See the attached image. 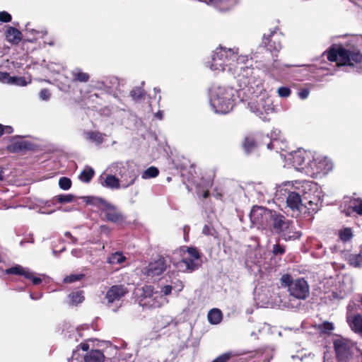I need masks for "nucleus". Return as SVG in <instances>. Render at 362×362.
Segmentation results:
<instances>
[{
	"mask_svg": "<svg viewBox=\"0 0 362 362\" xmlns=\"http://www.w3.org/2000/svg\"><path fill=\"white\" fill-rule=\"evenodd\" d=\"M317 189L316 183L311 181L285 182L276 187V193L286 196L287 206L298 216L300 213H312L317 210Z\"/></svg>",
	"mask_w": 362,
	"mask_h": 362,
	"instance_id": "nucleus-1",
	"label": "nucleus"
},
{
	"mask_svg": "<svg viewBox=\"0 0 362 362\" xmlns=\"http://www.w3.org/2000/svg\"><path fill=\"white\" fill-rule=\"evenodd\" d=\"M238 95L250 98L248 107L257 116L265 119V115L273 112V103L263 86L262 80L257 76L247 79L240 78Z\"/></svg>",
	"mask_w": 362,
	"mask_h": 362,
	"instance_id": "nucleus-2",
	"label": "nucleus"
},
{
	"mask_svg": "<svg viewBox=\"0 0 362 362\" xmlns=\"http://www.w3.org/2000/svg\"><path fill=\"white\" fill-rule=\"evenodd\" d=\"M238 49L216 48L211 57L210 69L217 71H225L227 69L228 71L235 73L238 71L240 66V73L238 75V81L240 83V78L245 79L247 78L250 79L253 76H256L252 69L241 66L248 60V57L246 55L238 56Z\"/></svg>",
	"mask_w": 362,
	"mask_h": 362,
	"instance_id": "nucleus-3",
	"label": "nucleus"
},
{
	"mask_svg": "<svg viewBox=\"0 0 362 362\" xmlns=\"http://www.w3.org/2000/svg\"><path fill=\"white\" fill-rule=\"evenodd\" d=\"M362 45V38H354L348 47L331 49L327 54L330 62H336L338 66H352L362 62V54L358 45Z\"/></svg>",
	"mask_w": 362,
	"mask_h": 362,
	"instance_id": "nucleus-4",
	"label": "nucleus"
},
{
	"mask_svg": "<svg viewBox=\"0 0 362 362\" xmlns=\"http://www.w3.org/2000/svg\"><path fill=\"white\" fill-rule=\"evenodd\" d=\"M239 90L231 88L214 86L210 90L209 102L216 113L226 114L233 110L234 97Z\"/></svg>",
	"mask_w": 362,
	"mask_h": 362,
	"instance_id": "nucleus-5",
	"label": "nucleus"
},
{
	"mask_svg": "<svg viewBox=\"0 0 362 362\" xmlns=\"http://www.w3.org/2000/svg\"><path fill=\"white\" fill-rule=\"evenodd\" d=\"M281 287L286 288L290 296L298 300H305L310 295V286L303 278L294 279L286 273L280 279Z\"/></svg>",
	"mask_w": 362,
	"mask_h": 362,
	"instance_id": "nucleus-6",
	"label": "nucleus"
},
{
	"mask_svg": "<svg viewBox=\"0 0 362 362\" xmlns=\"http://www.w3.org/2000/svg\"><path fill=\"white\" fill-rule=\"evenodd\" d=\"M267 227L281 235L284 240H288L300 237V234L295 231L293 223L285 218L284 216L272 211Z\"/></svg>",
	"mask_w": 362,
	"mask_h": 362,
	"instance_id": "nucleus-7",
	"label": "nucleus"
},
{
	"mask_svg": "<svg viewBox=\"0 0 362 362\" xmlns=\"http://www.w3.org/2000/svg\"><path fill=\"white\" fill-rule=\"evenodd\" d=\"M110 171L120 176L121 187L127 188L132 185L137 177L138 170L129 162H117L109 167Z\"/></svg>",
	"mask_w": 362,
	"mask_h": 362,
	"instance_id": "nucleus-8",
	"label": "nucleus"
},
{
	"mask_svg": "<svg viewBox=\"0 0 362 362\" xmlns=\"http://www.w3.org/2000/svg\"><path fill=\"white\" fill-rule=\"evenodd\" d=\"M87 204L97 206L105 216V219L114 223H120L125 219L123 214L112 204L101 198L85 197Z\"/></svg>",
	"mask_w": 362,
	"mask_h": 362,
	"instance_id": "nucleus-9",
	"label": "nucleus"
},
{
	"mask_svg": "<svg viewBox=\"0 0 362 362\" xmlns=\"http://www.w3.org/2000/svg\"><path fill=\"white\" fill-rule=\"evenodd\" d=\"M168 302L167 297L158 291H154L151 286L143 287V298L139 302L142 307L158 308L164 306Z\"/></svg>",
	"mask_w": 362,
	"mask_h": 362,
	"instance_id": "nucleus-10",
	"label": "nucleus"
},
{
	"mask_svg": "<svg viewBox=\"0 0 362 362\" xmlns=\"http://www.w3.org/2000/svg\"><path fill=\"white\" fill-rule=\"evenodd\" d=\"M288 165L293 166L296 170L303 171L306 173L308 162L312 157V153L304 149H298L287 155L281 154Z\"/></svg>",
	"mask_w": 362,
	"mask_h": 362,
	"instance_id": "nucleus-11",
	"label": "nucleus"
},
{
	"mask_svg": "<svg viewBox=\"0 0 362 362\" xmlns=\"http://www.w3.org/2000/svg\"><path fill=\"white\" fill-rule=\"evenodd\" d=\"M332 169V163L327 157L312 155L308 162L306 174L315 176L320 173H327Z\"/></svg>",
	"mask_w": 362,
	"mask_h": 362,
	"instance_id": "nucleus-12",
	"label": "nucleus"
},
{
	"mask_svg": "<svg viewBox=\"0 0 362 362\" xmlns=\"http://www.w3.org/2000/svg\"><path fill=\"white\" fill-rule=\"evenodd\" d=\"M337 358L339 361H348L355 351H359L353 341L345 338H338L334 342Z\"/></svg>",
	"mask_w": 362,
	"mask_h": 362,
	"instance_id": "nucleus-13",
	"label": "nucleus"
},
{
	"mask_svg": "<svg viewBox=\"0 0 362 362\" xmlns=\"http://www.w3.org/2000/svg\"><path fill=\"white\" fill-rule=\"evenodd\" d=\"M250 220L255 225L267 227L270 217H272V211L262 206H254L250 214Z\"/></svg>",
	"mask_w": 362,
	"mask_h": 362,
	"instance_id": "nucleus-14",
	"label": "nucleus"
},
{
	"mask_svg": "<svg viewBox=\"0 0 362 362\" xmlns=\"http://www.w3.org/2000/svg\"><path fill=\"white\" fill-rule=\"evenodd\" d=\"M187 269L197 270L202 264L200 252L195 247H187L185 255L182 259Z\"/></svg>",
	"mask_w": 362,
	"mask_h": 362,
	"instance_id": "nucleus-15",
	"label": "nucleus"
},
{
	"mask_svg": "<svg viewBox=\"0 0 362 362\" xmlns=\"http://www.w3.org/2000/svg\"><path fill=\"white\" fill-rule=\"evenodd\" d=\"M267 148L270 150L274 149L280 154H284L282 152L286 150L287 144L279 129H274L272 132L271 141L267 144Z\"/></svg>",
	"mask_w": 362,
	"mask_h": 362,
	"instance_id": "nucleus-16",
	"label": "nucleus"
},
{
	"mask_svg": "<svg viewBox=\"0 0 362 362\" xmlns=\"http://www.w3.org/2000/svg\"><path fill=\"white\" fill-rule=\"evenodd\" d=\"M281 35L276 31H272L269 35H264L263 44L271 52H279L281 48Z\"/></svg>",
	"mask_w": 362,
	"mask_h": 362,
	"instance_id": "nucleus-17",
	"label": "nucleus"
},
{
	"mask_svg": "<svg viewBox=\"0 0 362 362\" xmlns=\"http://www.w3.org/2000/svg\"><path fill=\"white\" fill-rule=\"evenodd\" d=\"M127 293V290L122 285L111 286L106 293L105 298L108 303L119 301Z\"/></svg>",
	"mask_w": 362,
	"mask_h": 362,
	"instance_id": "nucleus-18",
	"label": "nucleus"
},
{
	"mask_svg": "<svg viewBox=\"0 0 362 362\" xmlns=\"http://www.w3.org/2000/svg\"><path fill=\"white\" fill-rule=\"evenodd\" d=\"M99 182L102 186L110 189H119L121 187L120 180L113 175L103 173L100 176Z\"/></svg>",
	"mask_w": 362,
	"mask_h": 362,
	"instance_id": "nucleus-19",
	"label": "nucleus"
},
{
	"mask_svg": "<svg viewBox=\"0 0 362 362\" xmlns=\"http://www.w3.org/2000/svg\"><path fill=\"white\" fill-rule=\"evenodd\" d=\"M169 267V260L163 257H158L148 264L147 272H164Z\"/></svg>",
	"mask_w": 362,
	"mask_h": 362,
	"instance_id": "nucleus-20",
	"label": "nucleus"
},
{
	"mask_svg": "<svg viewBox=\"0 0 362 362\" xmlns=\"http://www.w3.org/2000/svg\"><path fill=\"white\" fill-rule=\"evenodd\" d=\"M347 322L351 329L362 334V317L359 314L346 316Z\"/></svg>",
	"mask_w": 362,
	"mask_h": 362,
	"instance_id": "nucleus-21",
	"label": "nucleus"
},
{
	"mask_svg": "<svg viewBox=\"0 0 362 362\" xmlns=\"http://www.w3.org/2000/svg\"><path fill=\"white\" fill-rule=\"evenodd\" d=\"M104 354L99 350H91L84 356L85 362H104Z\"/></svg>",
	"mask_w": 362,
	"mask_h": 362,
	"instance_id": "nucleus-22",
	"label": "nucleus"
},
{
	"mask_svg": "<svg viewBox=\"0 0 362 362\" xmlns=\"http://www.w3.org/2000/svg\"><path fill=\"white\" fill-rule=\"evenodd\" d=\"M6 40L13 43H18L22 38L21 33L13 27H9L6 31Z\"/></svg>",
	"mask_w": 362,
	"mask_h": 362,
	"instance_id": "nucleus-23",
	"label": "nucleus"
},
{
	"mask_svg": "<svg viewBox=\"0 0 362 362\" xmlns=\"http://www.w3.org/2000/svg\"><path fill=\"white\" fill-rule=\"evenodd\" d=\"M85 136L86 139L96 144H100L104 141L105 134L98 132L88 131L85 133Z\"/></svg>",
	"mask_w": 362,
	"mask_h": 362,
	"instance_id": "nucleus-24",
	"label": "nucleus"
},
{
	"mask_svg": "<svg viewBox=\"0 0 362 362\" xmlns=\"http://www.w3.org/2000/svg\"><path fill=\"white\" fill-rule=\"evenodd\" d=\"M209 322L212 325H218L222 320V313L217 308L211 310L208 313Z\"/></svg>",
	"mask_w": 362,
	"mask_h": 362,
	"instance_id": "nucleus-25",
	"label": "nucleus"
},
{
	"mask_svg": "<svg viewBox=\"0 0 362 362\" xmlns=\"http://www.w3.org/2000/svg\"><path fill=\"white\" fill-rule=\"evenodd\" d=\"M30 144L26 141H16L12 143L8 148L12 152H18L23 150L28 149Z\"/></svg>",
	"mask_w": 362,
	"mask_h": 362,
	"instance_id": "nucleus-26",
	"label": "nucleus"
},
{
	"mask_svg": "<svg viewBox=\"0 0 362 362\" xmlns=\"http://www.w3.org/2000/svg\"><path fill=\"white\" fill-rule=\"evenodd\" d=\"M73 78L75 81L86 83L89 80V75L87 73L82 71L81 69L76 68L71 72Z\"/></svg>",
	"mask_w": 362,
	"mask_h": 362,
	"instance_id": "nucleus-27",
	"label": "nucleus"
},
{
	"mask_svg": "<svg viewBox=\"0 0 362 362\" xmlns=\"http://www.w3.org/2000/svg\"><path fill=\"white\" fill-rule=\"evenodd\" d=\"M94 170L90 167H86L78 175V178L81 181L84 182H89L94 175Z\"/></svg>",
	"mask_w": 362,
	"mask_h": 362,
	"instance_id": "nucleus-28",
	"label": "nucleus"
},
{
	"mask_svg": "<svg viewBox=\"0 0 362 362\" xmlns=\"http://www.w3.org/2000/svg\"><path fill=\"white\" fill-rule=\"evenodd\" d=\"M126 261V257L120 252H116L108 257V263L111 264H121Z\"/></svg>",
	"mask_w": 362,
	"mask_h": 362,
	"instance_id": "nucleus-29",
	"label": "nucleus"
},
{
	"mask_svg": "<svg viewBox=\"0 0 362 362\" xmlns=\"http://www.w3.org/2000/svg\"><path fill=\"white\" fill-rule=\"evenodd\" d=\"M30 83L31 78L29 76H11L9 84L16 85L18 86H25Z\"/></svg>",
	"mask_w": 362,
	"mask_h": 362,
	"instance_id": "nucleus-30",
	"label": "nucleus"
},
{
	"mask_svg": "<svg viewBox=\"0 0 362 362\" xmlns=\"http://www.w3.org/2000/svg\"><path fill=\"white\" fill-rule=\"evenodd\" d=\"M23 276L25 279H27L32 281L34 285L40 284L44 279L45 275L36 276L35 273H17Z\"/></svg>",
	"mask_w": 362,
	"mask_h": 362,
	"instance_id": "nucleus-31",
	"label": "nucleus"
},
{
	"mask_svg": "<svg viewBox=\"0 0 362 362\" xmlns=\"http://www.w3.org/2000/svg\"><path fill=\"white\" fill-rule=\"evenodd\" d=\"M84 300L82 291L72 292L69 295V304L77 305Z\"/></svg>",
	"mask_w": 362,
	"mask_h": 362,
	"instance_id": "nucleus-32",
	"label": "nucleus"
},
{
	"mask_svg": "<svg viewBox=\"0 0 362 362\" xmlns=\"http://www.w3.org/2000/svg\"><path fill=\"white\" fill-rule=\"evenodd\" d=\"M158 169L156 167L151 166L144 171L141 175V177L144 180L154 178L158 175Z\"/></svg>",
	"mask_w": 362,
	"mask_h": 362,
	"instance_id": "nucleus-33",
	"label": "nucleus"
},
{
	"mask_svg": "<svg viewBox=\"0 0 362 362\" xmlns=\"http://www.w3.org/2000/svg\"><path fill=\"white\" fill-rule=\"evenodd\" d=\"M243 148L247 153L251 152L255 147V139L252 136H246L243 144Z\"/></svg>",
	"mask_w": 362,
	"mask_h": 362,
	"instance_id": "nucleus-34",
	"label": "nucleus"
},
{
	"mask_svg": "<svg viewBox=\"0 0 362 362\" xmlns=\"http://www.w3.org/2000/svg\"><path fill=\"white\" fill-rule=\"evenodd\" d=\"M349 262L351 265L355 267H360L362 266V253L350 255L349 257Z\"/></svg>",
	"mask_w": 362,
	"mask_h": 362,
	"instance_id": "nucleus-35",
	"label": "nucleus"
},
{
	"mask_svg": "<svg viewBox=\"0 0 362 362\" xmlns=\"http://www.w3.org/2000/svg\"><path fill=\"white\" fill-rule=\"evenodd\" d=\"M74 199L72 194H60L53 198V202H57L59 203H69Z\"/></svg>",
	"mask_w": 362,
	"mask_h": 362,
	"instance_id": "nucleus-36",
	"label": "nucleus"
},
{
	"mask_svg": "<svg viewBox=\"0 0 362 362\" xmlns=\"http://www.w3.org/2000/svg\"><path fill=\"white\" fill-rule=\"evenodd\" d=\"M352 236H353V233H352L351 228H346L340 230V232H339V238L344 242L350 240L351 239Z\"/></svg>",
	"mask_w": 362,
	"mask_h": 362,
	"instance_id": "nucleus-37",
	"label": "nucleus"
},
{
	"mask_svg": "<svg viewBox=\"0 0 362 362\" xmlns=\"http://www.w3.org/2000/svg\"><path fill=\"white\" fill-rule=\"evenodd\" d=\"M319 329L325 334H329L334 329V325L329 322H324L319 325Z\"/></svg>",
	"mask_w": 362,
	"mask_h": 362,
	"instance_id": "nucleus-38",
	"label": "nucleus"
},
{
	"mask_svg": "<svg viewBox=\"0 0 362 362\" xmlns=\"http://www.w3.org/2000/svg\"><path fill=\"white\" fill-rule=\"evenodd\" d=\"M351 208L358 214L362 215V200L357 199L351 202Z\"/></svg>",
	"mask_w": 362,
	"mask_h": 362,
	"instance_id": "nucleus-39",
	"label": "nucleus"
},
{
	"mask_svg": "<svg viewBox=\"0 0 362 362\" xmlns=\"http://www.w3.org/2000/svg\"><path fill=\"white\" fill-rule=\"evenodd\" d=\"M59 187L64 190H68L71 186V181L69 178L63 177L59 181Z\"/></svg>",
	"mask_w": 362,
	"mask_h": 362,
	"instance_id": "nucleus-40",
	"label": "nucleus"
},
{
	"mask_svg": "<svg viewBox=\"0 0 362 362\" xmlns=\"http://www.w3.org/2000/svg\"><path fill=\"white\" fill-rule=\"evenodd\" d=\"M130 95L133 100H139L143 96L144 90L141 88H136L131 91Z\"/></svg>",
	"mask_w": 362,
	"mask_h": 362,
	"instance_id": "nucleus-41",
	"label": "nucleus"
},
{
	"mask_svg": "<svg viewBox=\"0 0 362 362\" xmlns=\"http://www.w3.org/2000/svg\"><path fill=\"white\" fill-rule=\"evenodd\" d=\"M233 356L232 352H226L216 358L212 362H227Z\"/></svg>",
	"mask_w": 362,
	"mask_h": 362,
	"instance_id": "nucleus-42",
	"label": "nucleus"
},
{
	"mask_svg": "<svg viewBox=\"0 0 362 362\" xmlns=\"http://www.w3.org/2000/svg\"><path fill=\"white\" fill-rule=\"evenodd\" d=\"M83 276L84 275L83 274H80L78 275L71 274V275L65 277L64 279V281L65 283H72V282L81 280L83 277Z\"/></svg>",
	"mask_w": 362,
	"mask_h": 362,
	"instance_id": "nucleus-43",
	"label": "nucleus"
},
{
	"mask_svg": "<svg viewBox=\"0 0 362 362\" xmlns=\"http://www.w3.org/2000/svg\"><path fill=\"white\" fill-rule=\"evenodd\" d=\"M272 252L274 255H282L285 252V247L279 244H275L273 245Z\"/></svg>",
	"mask_w": 362,
	"mask_h": 362,
	"instance_id": "nucleus-44",
	"label": "nucleus"
},
{
	"mask_svg": "<svg viewBox=\"0 0 362 362\" xmlns=\"http://www.w3.org/2000/svg\"><path fill=\"white\" fill-rule=\"evenodd\" d=\"M173 290L177 293V295L183 289L184 285L181 281H176L173 282Z\"/></svg>",
	"mask_w": 362,
	"mask_h": 362,
	"instance_id": "nucleus-45",
	"label": "nucleus"
},
{
	"mask_svg": "<svg viewBox=\"0 0 362 362\" xmlns=\"http://www.w3.org/2000/svg\"><path fill=\"white\" fill-rule=\"evenodd\" d=\"M173 291V286L172 285H165L160 287V292L162 295L164 296H169L172 293Z\"/></svg>",
	"mask_w": 362,
	"mask_h": 362,
	"instance_id": "nucleus-46",
	"label": "nucleus"
},
{
	"mask_svg": "<svg viewBox=\"0 0 362 362\" xmlns=\"http://www.w3.org/2000/svg\"><path fill=\"white\" fill-rule=\"evenodd\" d=\"M277 92L279 95L283 98H287L291 95V90L287 87H280Z\"/></svg>",
	"mask_w": 362,
	"mask_h": 362,
	"instance_id": "nucleus-47",
	"label": "nucleus"
},
{
	"mask_svg": "<svg viewBox=\"0 0 362 362\" xmlns=\"http://www.w3.org/2000/svg\"><path fill=\"white\" fill-rule=\"evenodd\" d=\"M11 21V16L6 11L0 12V21L8 23Z\"/></svg>",
	"mask_w": 362,
	"mask_h": 362,
	"instance_id": "nucleus-48",
	"label": "nucleus"
},
{
	"mask_svg": "<svg viewBox=\"0 0 362 362\" xmlns=\"http://www.w3.org/2000/svg\"><path fill=\"white\" fill-rule=\"evenodd\" d=\"M11 76L6 72L0 71V81L6 83H10Z\"/></svg>",
	"mask_w": 362,
	"mask_h": 362,
	"instance_id": "nucleus-49",
	"label": "nucleus"
},
{
	"mask_svg": "<svg viewBox=\"0 0 362 362\" xmlns=\"http://www.w3.org/2000/svg\"><path fill=\"white\" fill-rule=\"evenodd\" d=\"M13 132V128L11 126H3L0 124V136L4 134H11Z\"/></svg>",
	"mask_w": 362,
	"mask_h": 362,
	"instance_id": "nucleus-50",
	"label": "nucleus"
},
{
	"mask_svg": "<svg viewBox=\"0 0 362 362\" xmlns=\"http://www.w3.org/2000/svg\"><path fill=\"white\" fill-rule=\"evenodd\" d=\"M40 98L43 100H48L50 98V93L47 89H42L40 92Z\"/></svg>",
	"mask_w": 362,
	"mask_h": 362,
	"instance_id": "nucleus-51",
	"label": "nucleus"
},
{
	"mask_svg": "<svg viewBox=\"0 0 362 362\" xmlns=\"http://www.w3.org/2000/svg\"><path fill=\"white\" fill-rule=\"evenodd\" d=\"M356 305L355 302L351 301L347 307V315H355L353 312L356 308Z\"/></svg>",
	"mask_w": 362,
	"mask_h": 362,
	"instance_id": "nucleus-52",
	"label": "nucleus"
},
{
	"mask_svg": "<svg viewBox=\"0 0 362 362\" xmlns=\"http://www.w3.org/2000/svg\"><path fill=\"white\" fill-rule=\"evenodd\" d=\"M4 272H26V271L21 265H16L15 267H11V268L6 269L5 270H4Z\"/></svg>",
	"mask_w": 362,
	"mask_h": 362,
	"instance_id": "nucleus-53",
	"label": "nucleus"
},
{
	"mask_svg": "<svg viewBox=\"0 0 362 362\" xmlns=\"http://www.w3.org/2000/svg\"><path fill=\"white\" fill-rule=\"evenodd\" d=\"M309 93H310L309 90L307 89V88H304V89H302L300 91H299L298 96L301 99L304 100V99H306L308 97Z\"/></svg>",
	"mask_w": 362,
	"mask_h": 362,
	"instance_id": "nucleus-54",
	"label": "nucleus"
},
{
	"mask_svg": "<svg viewBox=\"0 0 362 362\" xmlns=\"http://www.w3.org/2000/svg\"><path fill=\"white\" fill-rule=\"evenodd\" d=\"M71 254H72L73 256L78 257H80L81 255L82 251L81 250H79V249H74L71 251Z\"/></svg>",
	"mask_w": 362,
	"mask_h": 362,
	"instance_id": "nucleus-55",
	"label": "nucleus"
},
{
	"mask_svg": "<svg viewBox=\"0 0 362 362\" xmlns=\"http://www.w3.org/2000/svg\"><path fill=\"white\" fill-rule=\"evenodd\" d=\"M332 296H333L334 298L342 299L345 296V293L340 292V294L338 295L337 293L333 292L332 293Z\"/></svg>",
	"mask_w": 362,
	"mask_h": 362,
	"instance_id": "nucleus-56",
	"label": "nucleus"
},
{
	"mask_svg": "<svg viewBox=\"0 0 362 362\" xmlns=\"http://www.w3.org/2000/svg\"><path fill=\"white\" fill-rule=\"evenodd\" d=\"M202 233L205 235H209L210 233V228L208 226H205L203 228Z\"/></svg>",
	"mask_w": 362,
	"mask_h": 362,
	"instance_id": "nucleus-57",
	"label": "nucleus"
},
{
	"mask_svg": "<svg viewBox=\"0 0 362 362\" xmlns=\"http://www.w3.org/2000/svg\"><path fill=\"white\" fill-rule=\"evenodd\" d=\"M80 346L83 351H87L89 349V345L87 343L81 344Z\"/></svg>",
	"mask_w": 362,
	"mask_h": 362,
	"instance_id": "nucleus-58",
	"label": "nucleus"
},
{
	"mask_svg": "<svg viewBox=\"0 0 362 362\" xmlns=\"http://www.w3.org/2000/svg\"><path fill=\"white\" fill-rule=\"evenodd\" d=\"M156 116L159 118L160 119H161L163 118V112L161 111H158L156 114Z\"/></svg>",
	"mask_w": 362,
	"mask_h": 362,
	"instance_id": "nucleus-59",
	"label": "nucleus"
},
{
	"mask_svg": "<svg viewBox=\"0 0 362 362\" xmlns=\"http://www.w3.org/2000/svg\"><path fill=\"white\" fill-rule=\"evenodd\" d=\"M42 296V294L39 295L38 296H34L32 293L30 294V298L33 300H36V299H39L40 298H41Z\"/></svg>",
	"mask_w": 362,
	"mask_h": 362,
	"instance_id": "nucleus-60",
	"label": "nucleus"
},
{
	"mask_svg": "<svg viewBox=\"0 0 362 362\" xmlns=\"http://www.w3.org/2000/svg\"><path fill=\"white\" fill-rule=\"evenodd\" d=\"M208 196H209V192H205L204 193V195H203L204 198H206Z\"/></svg>",
	"mask_w": 362,
	"mask_h": 362,
	"instance_id": "nucleus-61",
	"label": "nucleus"
},
{
	"mask_svg": "<svg viewBox=\"0 0 362 362\" xmlns=\"http://www.w3.org/2000/svg\"><path fill=\"white\" fill-rule=\"evenodd\" d=\"M65 236L72 238L71 233L69 232L65 233Z\"/></svg>",
	"mask_w": 362,
	"mask_h": 362,
	"instance_id": "nucleus-62",
	"label": "nucleus"
},
{
	"mask_svg": "<svg viewBox=\"0 0 362 362\" xmlns=\"http://www.w3.org/2000/svg\"><path fill=\"white\" fill-rule=\"evenodd\" d=\"M4 179L3 177V175H2V172L0 171V180H2Z\"/></svg>",
	"mask_w": 362,
	"mask_h": 362,
	"instance_id": "nucleus-63",
	"label": "nucleus"
},
{
	"mask_svg": "<svg viewBox=\"0 0 362 362\" xmlns=\"http://www.w3.org/2000/svg\"><path fill=\"white\" fill-rule=\"evenodd\" d=\"M40 33H42L43 35H46L47 34V31H42Z\"/></svg>",
	"mask_w": 362,
	"mask_h": 362,
	"instance_id": "nucleus-64",
	"label": "nucleus"
}]
</instances>
